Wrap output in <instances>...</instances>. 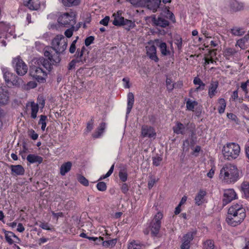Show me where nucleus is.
Returning <instances> with one entry per match:
<instances>
[{
  "instance_id": "16",
  "label": "nucleus",
  "mask_w": 249,
  "mask_h": 249,
  "mask_svg": "<svg viewBox=\"0 0 249 249\" xmlns=\"http://www.w3.org/2000/svg\"><path fill=\"white\" fill-rule=\"evenodd\" d=\"M10 168L11 169V174L13 175H23L25 172L24 168L21 165H11Z\"/></svg>"
},
{
  "instance_id": "41",
  "label": "nucleus",
  "mask_w": 249,
  "mask_h": 249,
  "mask_svg": "<svg viewBox=\"0 0 249 249\" xmlns=\"http://www.w3.org/2000/svg\"><path fill=\"white\" fill-rule=\"evenodd\" d=\"M194 83L195 85H198L199 86L196 88V90L199 89H203L205 87V84L201 81V80L197 77H195L194 79Z\"/></svg>"
},
{
  "instance_id": "54",
  "label": "nucleus",
  "mask_w": 249,
  "mask_h": 249,
  "mask_svg": "<svg viewBox=\"0 0 249 249\" xmlns=\"http://www.w3.org/2000/svg\"><path fill=\"white\" fill-rule=\"evenodd\" d=\"M93 124L94 120L93 118H91V120L87 123V130L88 132H90L93 129Z\"/></svg>"
},
{
  "instance_id": "3",
  "label": "nucleus",
  "mask_w": 249,
  "mask_h": 249,
  "mask_svg": "<svg viewBox=\"0 0 249 249\" xmlns=\"http://www.w3.org/2000/svg\"><path fill=\"white\" fill-rule=\"evenodd\" d=\"M245 217V209L242 205L236 204L229 209L226 221L229 225L235 227L240 224Z\"/></svg>"
},
{
  "instance_id": "17",
  "label": "nucleus",
  "mask_w": 249,
  "mask_h": 249,
  "mask_svg": "<svg viewBox=\"0 0 249 249\" xmlns=\"http://www.w3.org/2000/svg\"><path fill=\"white\" fill-rule=\"evenodd\" d=\"M156 44L160 48L161 54L163 56H167L170 54V52L167 49V45L165 42L159 40L156 41Z\"/></svg>"
},
{
  "instance_id": "43",
  "label": "nucleus",
  "mask_w": 249,
  "mask_h": 249,
  "mask_svg": "<svg viewBox=\"0 0 249 249\" xmlns=\"http://www.w3.org/2000/svg\"><path fill=\"white\" fill-rule=\"evenodd\" d=\"M47 116L45 115H41L40 118L38 122V124H41V129L43 131H44L45 127L46 126V121L47 120Z\"/></svg>"
},
{
  "instance_id": "38",
  "label": "nucleus",
  "mask_w": 249,
  "mask_h": 249,
  "mask_svg": "<svg viewBox=\"0 0 249 249\" xmlns=\"http://www.w3.org/2000/svg\"><path fill=\"white\" fill-rule=\"evenodd\" d=\"M117 240L116 239L104 241L103 242V246L107 248H112L116 245Z\"/></svg>"
},
{
  "instance_id": "8",
  "label": "nucleus",
  "mask_w": 249,
  "mask_h": 249,
  "mask_svg": "<svg viewBox=\"0 0 249 249\" xmlns=\"http://www.w3.org/2000/svg\"><path fill=\"white\" fill-rule=\"evenodd\" d=\"M14 67L18 75H24L27 72L28 67L23 60L19 57L14 59L13 61Z\"/></svg>"
},
{
  "instance_id": "52",
  "label": "nucleus",
  "mask_w": 249,
  "mask_h": 249,
  "mask_svg": "<svg viewBox=\"0 0 249 249\" xmlns=\"http://www.w3.org/2000/svg\"><path fill=\"white\" fill-rule=\"evenodd\" d=\"M71 27L70 29H67L65 32V35L67 37H71L72 35H73V31L74 30V25H71Z\"/></svg>"
},
{
  "instance_id": "4",
  "label": "nucleus",
  "mask_w": 249,
  "mask_h": 249,
  "mask_svg": "<svg viewBox=\"0 0 249 249\" xmlns=\"http://www.w3.org/2000/svg\"><path fill=\"white\" fill-rule=\"evenodd\" d=\"M220 177L225 182L234 183L239 178V171L236 165L227 163L221 169Z\"/></svg>"
},
{
  "instance_id": "2",
  "label": "nucleus",
  "mask_w": 249,
  "mask_h": 249,
  "mask_svg": "<svg viewBox=\"0 0 249 249\" xmlns=\"http://www.w3.org/2000/svg\"><path fill=\"white\" fill-rule=\"evenodd\" d=\"M67 45V39L63 35H57L52 41V46L45 48L44 56L49 59H54L53 58L56 56L59 58L60 61L59 54L65 51Z\"/></svg>"
},
{
  "instance_id": "20",
  "label": "nucleus",
  "mask_w": 249,
  "mask_h": 249,
  "mask_svg": "<svg viewBox=\"0 0 249 249\" xmlns=\"http://www.w3.org/2000/svg\"><path fill=\"white\" fill-rule=\"evenodd\" d=\"M218 86V83L217 81H212L211 82L208 91L209 96L211 98H213L216 93Z\"/></svg>"
},
{
  "instance_id": "25",
  "label": "nucleus",
  "mask_w": 249,
  "mask_h": 249,
  "mask_svg": "<svg viewBox=\"0 0 249 249\" xmlns=\"http://www.w3.org/2000/svg\"><path fill=\"white\" fill-rule=\"evenodd\" d=\"M206 195V192L203 190H200L195 197L196 204L198 206L204 202V197Z\"/></svg>"
},
{
  "instance_id": "28",
  "label": "nucleus",
  "mask_w": 249,
  "mask_h": 249,
  "mask_svg": "<svg viewBox=\"0 0 249 249\" xmlns=\"http://www.w3.org/2000/svg\"><path fill=\"white\" fill-rule=\"evenodd\" d=\"M231 32L235 36H241L245 33L243 28L238 27H235L231 29Z\"/></svg>"
},
{
  "instance_id": "56",
  "label": "nucleus",
  "mask_w": 249,
  "mask_h": 249,
  "mask_svg": "<svg viewBox=\"0 0 249 249\" xmlns=\"http://www.w3.org/2000/svg\"><path fill=\"white\" fill-rule=\"evenodd\" d=\"M109 21V17L108 16L105 17L103 19L100 21V24L104 26H107Z\"/></svg>"
},
{
  "instance_id": "21",
  "label": "nucleus",
  "mask_w": 249,
  "mask_h": 249,
  "mask_svg": "<svg viewBox=\"0 0 249 249\" xmlns=\"http://www.w3.org/2000/svg\"><path fill=\"white\" fill-rule=\"evenodd\" d=\"M72 167V163L71 161H67L63 163L60 168V174L61 176H64L69 172Z\"/></svg>"
},
{
  "instance_id": "47",
  "label": "nucleus",
  "mask_w": 249,
  "mask_h": 249,
  "mask_svg": "<svg viewBox=\"0 0 249 249\" xmlns=\"http://www.w3.org/2000/svg\"><path fill=\"white\" fill-rule=\"evenodd\" d=\"M120 179L123 181L125 182L127 179V174L126 172L121 171L119 173Z\"/></svg>"
},
{
  "instance_id": "50",
  "label": "nucleus",
  "mask_w": 249,
  "mask_h": 249,
  "mask_svg": "<svg viewBox=\"0 0 249 249\" xmlns=\"http://www.w3.org/2000/svg\"><path fill=\"white\" fill-rule=\"evenodd\" d=\"M114 167V165L113 164L111 166V167H110L109 171L107 172V173L105 175L101 177L99 179V180L105 179V178L109 177L111 175V174L112 173V172L113 171Z\"/></svg>"
},
{
  "instance_id": "63",
  "label": "nucleus",
  "mask_w": 249,
  "mask_h": 249,
  "mask_svg": "<svg viewBox=\"0 0 249 249\" xmlns=\"http://www.w3.org/2000/svg\"><path fill=\"white\" fill-rule=\"evenodd\" d=\"M25 230V228L21 223H18V225L17 231L19 232H22Z\"/></svg>"
},
{
  "instance_id": "60",
  "label": "nucleus",
  "mask_w": 249,
  "mask_h": 249,
  "mask_svg": "<svg viewBox=\"0 0 249 249\" xmlns=\"http://www.w3.org/2000/svg\"><path fill=\"white\" fill-rule=\"evenodd\" d=\"M156 182V179L154 178H152L150 180L148 181V187L149 189H151L154 185Z\"/></svg>"
},
{
  "instance_id": "58",
  "label": "nucleus",
  "mask_w": 249,
  "mask_h": 249,
  "mask_svg": "<svg viewBox=\"0 0 249 249\" xmlns=\"http://www.w3.org/2000/svg\"><path fill=\"white\" fill-rule=\"evenodd\" d=\"M227 116L229 119H231V120L234 121L235 122H236L237 119L236 116L232 113H227Z\"/></svg>"
},
{
  "instance_id": "64",
  "label": "nucleus",
  "mask_w": 249,
  "mask_h": 249,
  "mask_svg": "<svg viewBox=\"0 0 249 249\" xmlns=\"http://www.w3.org/2000/svg\"><path fill=\"white\" fill-rule=\"evenodd\" d=\"M31 132V138L34 140H36L38 137V134L34 130H32Z\"/></svg>"
},
{
  "instance_id": "9",
  "label": "nucleus",
  "mask_w": 249,
  "mask_h": 249,
  "mask_svg": "<svg viewBox=\"0 0 249 249\" xmlns=\"http://www.w3.org/2000/svg\"><path fill=\"white\" fill-rule=\"evenodd\" d=\"M57 21L60 24L65 27L74 25L76 23L75 17L68 13H65L61 15L58 18Z\"/></svg>"
},
{
  "instance_id": "7",
  "label": "nucleus",
  "mask_w": 249,
  "mask_h": 249,
  "mask_svg": "<svg viewBox=\"0 0 249 249\" xmlns=\"http://www.w3.org/2000/svg\"><path fill=\"white\" fill-rule=\"evenodd\" d=\"M162 218L163 214L161 212H158L151 221L150 227L152 236H156L159 233Z\"/></svg>"
},
{
  "instance_id": "37",
  "label": "nucleus",
  "mask_w": 249,
  "mask_h": 249,
  "mask_svg": "<svg viewBox=\"0 0 249 249\" xmlns=\"http://www.w3.org/2000/svg\"><path fill=\"white\" fill-rule=\"evenodd\" d=\"M241 189L246 197H249V183L244 182L241 185Z\"/></svg>"
},
{
  "instance_id": "31",
  "label": "nucleus",
  "mask_w": 249,
  "mask_h": 249,
  "mask_svg": "<svg viewBox=\"0 0 249 249\" xmlns=\"http://www.w3.org/2000/svg\"><path fill=\"white\" fill-rule=\"evenodd\" d=\"M80 2V0H62L63 5L67 7L78 5Z\"/></svg>"
},
{
  "instance_id": "6",
  "label": "nucleus",
  "mask_w": 249,
  "mask_h": 249,
  "mask_svg": "<svg viewBox=\"0 0 249 249\" xmlns=\"http://www.w3.org/2000/svg\"><path fill=\"white\" fill-rule=\"evenodd\" d=\"M136 7L146 6L149 9L155 12L159 7L160 0H126Z\"/></svg>"
},
{
  "instance_id": "22",
  "label": "nucleus",
  "mask_w": 249,
  "mask_h": 249,
  "mask_svg": "<svg viewBox=\"0 0 249 249\" xmlns=\"http://www.w3.org/2000/svg\"><path fill=\"white\" fill-rule=\"evenodd\" d=\"M134 103V96L132 92H129L127 94V107L126 114H129Z\"/></svg>"
},
{
  "instance_id": "42",
  "label": "nucleus",
  "mask_w": 249,
  "mask_h": 249,
  "mask_svg": "<svg viewBox=\"0 0 249 249\" xmlns=\"http://www.w3.org/2000/svg\"><path fill=\"white\" fill-rule=\"evenodd\" d=\"M197 105L196 101H191L190 100L186 102V107L189 110H193L195 107Z\"/></svg>"
},
{
  "instance_id": "35",
  "label": "nucleus",
  "mask_w": 249,
  "mask_h": 249,
  "mask_svg": "<svg viewBox=\"0 0 249 249\" xmlns=\"http://www.w3.org/2000/svg\"><path fill=\"white\" fill-rule=\"evenodd\" d=\"M3 77L6 83L7 84H10L12 79L13 78V77H15V74L8 71H3Z\"/></svg>"
},
{
  "instance_id": "45",
  "label": "nucleus",
  "mask_w": 249,
  "mask_h": 249,
  "mask_svg": "<svg viewBox=\"0 0 249 249\" xmlns=\"http://www.w3.org/2000/svg\"><path fill=\"white\" fill-rule=\"evenodd\" d=\"M246 43V42L244 41V39L241 38L237 40L235 46H238L240 49L244 50L247 48L245 45Z\"/></svg>"
},
{
  "instance_id": "51",
  "label": "nucleus",
  "mask_w": 249,
  "mask_h": 249,
  "mask_svg": "<svg viewBox=\"0 0 249 249\" xmlns=\"http://www.w3.org/2000/svg\"><path fill=\"white\" fill-rule=\"evenodd\" d=\"M153 160V164L154 165L156 166H158L160 165L161 161L162 160V158L160 157H153L152 158Z\"/></svg>"
},
{
  "instance_id": "59",
  "label": "nucleus",
  "mask_w": 249,
  "mask_h": 249,
  "mask_svg": "<svg viewBox=\"0 0 249 249\" xmlns=\"http://www.w3.org/2000/svg\"><path fill=\"white\" fill-rule=\"evenodd\" d=\"M121 190L122 192L124 194H126L127 192L128 191V186L126 183L123 184L121 187Z\"/></svg>"
},
{
  "instance_id": "19",
  "label": "nucleus",
  "mask_w": 249,
  "mask_h": 249,
  "mask_svg": "<svg viewBox=\"0 0 249 249\" xmlns=\"http://www.w3.org/2000/svg\"><path fill=\"white\" fill-rule=\"evenodd\" d=\"M225 55L227 57V59H229L230 57L234 56L239 59L240 57V53L236 51L234 48H227L225 52Z\"/></svg>"
},
{
  "instance_id": "10",
  "label": "nucleus",
  "mask_w": 249,
  "mask_h": 249,
  "mask_svg": "<svg viewBox=\"0 0 249 249\" xmlns=\"http://www.w3.org/2000/svg\"><path fill=\"white\" fill-rule=\"evenodd\" d=\"M196 231H193L188 232L185 234L182 239V244L181 245V249H188L190 247V242L194 239V236L196 234Z\"/></svg>"
},
{
  "instance_id": "34",
  "label": "nucleus",
  "mask_w": 249,
  "mask_h": 249,
  "mask_svg": "<svg viewBox=\"0 0 249 249\" xmlns=\"http://www.w3.org/2000/svg\"><path fill=\"white\" fill-rule=\"evenodd\" d=\"M122 26H124L126 30H129L135 26V23L130 20L124 19Z\"/></svg>"
},
{
  "instance_id": "18",
  "label": "nucleus",
  "mask_w": 249,
  "mask_h": 249,
  "mask_svg": "<svg viewBox=\"0 0 249 249\" xmlns=\"http://www.w3.org/2000/svg\"><path fill=\"white\" fill-rule=\"evenodd\" d=\"M9 101V95L7 90L0 89V104L6 105Z\"/></svg>"
},
{
  "instance_id": "27",
  "label": "nucleus",
  "mask_w": 249,
  "mask_h": 249,
  "mask_svg": "<svg viewBox=\"0 0 249 249\" xmlns=\"http://www.w3.org/2000/svg\"><path fill=\"white\" fill-rule=\"evenodd\" d=\"M25 5L32 10H37L40 7L39 2L34 0H29Z\"/></svg>"
},
{
  "instance_id": "46",
  "label": "nucleus",
  "mask_w": 249,
  "mask_h": 249,
  "mask_svg": "<svg viewBox=\"0 0 249 249\" xmlns=\"http://www.w3.org/2000/svg\"><path fill=\"white\" fill-rule=\"evenodd\" d=\"M97 189L102 192L105 191L107 190V185L104 182H99L96 185Z\"/></svg>"
},
{
  "instance_id": "5",
  "label": "nucleus",
  "mask_w": 249,
  "mask_h": 249,
  "mask_svg": "<svg viewBox=\"0 0 249 249\" xmlns=\"http://www.w3.org/2000/svg\"><path fill=\"white\" fill-rule=\"evenodd\" d=\"M240 152V146L235 143H227L224 146L222 152L225 159L228 160L235 159Z\"/></svg>"
},
{
  "instance_id": "11",
  "label": "nucleus",
  "mask_w": 249,
  "mask_h": 249,
  "mask_svg": "<svg viewBox=\"0 0 249 249\" xmlns=\"http://www.w3.org/2000/svg\"><path fill=\"white\" fill-rule=\"evenodd\" d=\"M152 22L154 26H159L162 28H166L169 24V21L165 17L162 16L156 17V15H153L151 17Z\"/></svg>"
},
{
  "instance_id": "26",
  "label": "nucleus",
  "mask_w": 249,
  "mask_h": 249,
  "mask_svg": "<svg viewBox=\"0 0 249 249\" xmlns=\"http://www.w3.org/2000/svg\"><path fill=\"white\" fill-rule=\"evenodd\" d=\"M230 7L233 11L237 12L243 9V5L235 0H231L230 1Z\"/></svg>"
},
{
  "instance_id": "15",
  "label": "nucleus",
  "mask_w": 249,
  "mask_h": 249,
  "mask_svg": "<svg viewBox=\"0 0 249 249\" xmlns=\"http://www.w3.org/2000/svg\"><path fill=\"white\" fill-rule=\"evenodd\" d=\"M188 128L180 122H177L175 126L173 127L174 132L177 134L184 135L185 134Z\"/></svg>"
},
{
  "instance_id": "32",
  "label": "nucleus",
  "mask_w": 249,
  "mask_h": 249,
  "mask_svg": "<svg viewBox=\"0 0 249 249\" xmlns=\"http://www.w3.org/2000/svg\"><path fill=\"white\" fill-rule=\"evenodd\" d=\"M218 103L219 104L218 112L220 114H222L224 112L226 106V101L224 99L220 98L218 100Z\"/></svg>"
},
{
  "instance_id": "62",
  "label": "nucleus",
  "mask_w": 249,
  "mask_h": 249,
  "mask_svg": "<svg viewBox=\"0 0 249 249\" xmlns=\"http://www.w3.org/2000/svg\"><path fill=\"white\" fill-rule=\"evenodd\" d=\"M77 62V61H76L75 60H72L69 64V66H68V69L69 70H71L72 69H73L74 66H75V63Z\"/></svg>"
},
{
  "instance_id": "53",
  "label": "nucleus",
  "mask_w": 249,
  "mask_h": 249,
  "mask_svg": "<svg viewBox=\"0 0 249 249\" xmlns=\"http://www.w3.org/2000/svg\"><path fill=\"white\" fill-rule=\"evenodd\" d=\"M94 37L93 36H89L87 37L85 40V44L86 46H89L93 42Z\"/></svg>"
},
{
  "instance_id": "61",
  "label": "nucleus",
  "mask_w": 249,
  "mask_h": 249,
  "mask_svg": "<svg viewBox=\"0 0 249 249\" xmlns=\"http://www.w3.org/2000/svg\"><path fill=\"white\" fill-rule=\"evenodd\" d=\"M241 88L243 89V90L245 92L246 94L248 93V89H247V83H245L243 82L241 83Z\"/></svg>"
},
{
  "instance_id": "49",
  "label": "nucleus",
  "mask_w": 249,
  "mask_h": 249,
  "mask_svg": "<svg viewBox=\"0 0 249 249\" xmlns=\"http://www.w3.org/2000/svg\"><path fill=\"white\" fill-rule=\"evenodd\" d=\"M78 181L82 184L84 185L85 186H87L89 185V181L84 176H80L78 178Z\"/></svg>"
},
{
  "instance_id": "30",
  "label": "nucleus",
  "mask_w": 249,
  "mask_h": 249,
  "mask_svg": "<svg viewBox=\"0 0 249 249\" xmlns=\"http://www.w3.org/2000/svg\"><path fill=\"white\" fill-rule=\"evenodd\" d=\"M10 83H11L13 86L17 87H19L22 85H24L22 79L16 75L15 77H13V78L12 79Z\"/></svg>"
},
{
  "instance_id": "57",
  "label": "nucleus",
  "mask_w": 249,
  "mask_h": 249,
  "mask_svg": "<svg viewBox=\"0 0 249 249\" xmlns=\"http://www.w3.org/2000/svg\"><path fill=\"white\" fill-rule=\"evenodd\" d=\"M39 227L44 230L48 231L51 230V228H50L49 225L47 223L41 222L39 225Z\"/></svg>"
},
{
  "instance_id": "39",
  "label": "nucleus",
  "mask_w": 249,
  "mask_h": 249,
  "mask_svg": "<svg viewBox=\"0 0 249 249\" xmlns=\"http://www.w3.org/2000/svg\"><path fill=\"white\" fill-rule=\"evenodd\" d=\"M204 249H216L214 242L211 240H208L204 243L203 245Z\"/></svg>"
},
{
  "instance_id": "13",
  "label": "nucleus",
  "mask_w": 249,
  "mask_h": 249,
  "mask_svg": "<svg viewBox=\"0 0 249 249\" xmlns=\"http://www.w3.org/2000/svg\"><path fill=\"white\" fill-rule=\"evenodd\" d=\"M141 133L143 137L154 138L156 136V133L154 128L148 125H143L142 127Z\"/></svg>"
},
{
  "instance_id": "29",
  "label": "nucleus",
  "mask_w": 249,
  "mask_h": 249,
  "mask_svg": "<svg viewBox=\"0 0 249 249\" xmlns=\"http://www.w3.org/2000/svg\"><path fill=\"white\" fill-rule=\"evenodd\" d=\"M31 117L33 119H35L36 118V114L38 111V105L37 104H36L34 102H32L31 103Z\"/></svg>"
},
{
  "instance_id": "1",
  "label": "nucleus",
  "mask_w": 249,
  "mask_h": 249,
  "mask_svg": "<svg viewBox=\"0 0 249 249\" xmlns=\"http://www.w3.org/2000/svg\"><path fill=\"white\" fill-rule=\"evenodd\" d=\"M53 58L54 59H49L48 58L45 59L42 57L37 60L35 62V65L30 67V75L31 76L38 82H44L47 76V72L44 68L50 71L53 68V65L60 62V59L58 57L55 56V58Z\"/></svg>"
},
{
  "instance_id": "23",
  "label": "nucleus",
  "mask_w": 249,
  "mask_h": 249,
  "mask_svg": "<svg viewBox=\"0 0 249 249\" xmlns=\"http://www.w3.org/2000/svg\"><path fill=\"white\" fill-rule=\"evenodd\" d=\"M106 126V124L105 123H102L100 124L97 130L92 134V137L94 138H98L100 137L104 133Z\"/></svg>"
},
{
  "instance_id": "24",
  "label": "nucleus",
  "mask_w": 249,
  "mask_h": 249,
  "mask_svg": "<svg viewBox=\"0 0 249 249\" xmlns=\"http://www.w3.org/2000/svg\"><path fill=\"white\" fill-rule=\"evenodd\" d=\"M26 159L28 161L31 163L36 162L41 163L43 161V158L41 157L34 154H29Z\"/></svg>"
},
{
  "instance_id": "55",
  "label": "nucleus",
  "mask_w": 249,
  "mask_h": 249,
  "mask_svg": "<svg viewBox=\"0 0 249 249\" xmlns=\"http://www.w3.org/2000/svg\"><path fill=\"white\" fill-rule=\"evenodd\" d=\"M175 43L177 45L178 50H180L182 48V40L181 37H178L175 39Z\"/></svg>"
},
{
  "instance_id": "36",
  "label": "nucleus",
  "mask_w": 249,
  "mask_h": 249,
  "mask_svg": "<svg viewBox=\"0 0 249 249\" xmlns=\"http://www.w3.org/2000/svg\"><path fill=\"white\" fill-rule=\"evenodd\" d=\"M3 232H4L5 234V237L6 241L10 244L12 245L14 243V241L12 239V231H6L5 230H2Z\"/></svg>"
},
{
  "instance_id": "48",
  "label": "nucleus",
  "mask_w": 249,
  "mask_h": 249,
  "mask_svg": "<svg viewBox=\"0 0 249 249\" xmlns=\"http://www.w3.org/2000/svg\"><path fill=\"white\" fill-rule=\"evenodd\" d=\"M75 55H76V59L75 60L77 62H81L82 63H83L84 61H85V59H84V61L82 59V57L83 54L82 52H80V50L79 49H77Z\"/></svg>"
},
{
  "instance_id": "40",
  "label": "nucleus",
  "mask_w": 249,
  "mask_h": 249,
  "mask_svg": "<svg viewBox=\"0 0 249 249\" xmlns=\"http://www.w3.org/2000/svg\"><path fill=\"white\" fill-rule=\"evenodd\" d=\"M142 248H144V245L137 244L135 241L132 242L128 246V249H142Z\"/></svg>"
},
{
  "instance_id": "33",
  "label": "nucleus",
  "mask_w": 249,
  "mask_h": 249,
  "mask_svg": "<svg viewBox=\"0 0 249 249\" xmlns=\"http://www.w3.org/2000/svg\"><path fill=\"white\" fill-rule=\"evenodd\" d=\"M114 19L113 21V24L115 26H122L123 22H124V18L120 17L119 15L116 16L114 15Z\"/></svg>"
},
{
  "instance_id": "12",
  "label": "nucleus",
  "mask_w": 249,
  "mask_h": 249,
  "mask_svg": "<svg viewBox=\"0 0 249 249\" xmlns=\"http://www.w3.org/2000/svg\"><path fill=\"white\" fill-rule=\"evenodd\" d=\"M223 203L226 205L236 197V194L232 189L225 190L224 193Z\"/></svg>"
},
{
  "instance_id": "44",
  "label": "nucleus",
  "mask_w": 249,
  "mask_h": 249,
  "mask_svg": "<svg viewBox=\"0 0 249 249\" xmlns=\"http://www.w3.org/2000/svg\"><path fill=\"white\" fill-rule=\"evenodd\" d=\"M166 87L168 90L171 91L174 88H176V85L172 83V80L170 78H167L166 81Z\"/></svg>"
},
{
  "instance_id": "14",
  "label": "nucleus",
  "mask_w": 249,
  "mask_h": 249,
  "mask_svg": "<svg viewBox=\"0 0 249 249\" xmlns=\"http://www.w3.org/2000/svg\"><path fill=\"white\" fill-rule=\"evenodd\" d=\"M146 48L147 54L149 58L151 60H154L155 62H158L159 61V58L156 54L157 50L156 47L154 45H152L150 46H147Z\"/></svg>"
}]
</instances>
